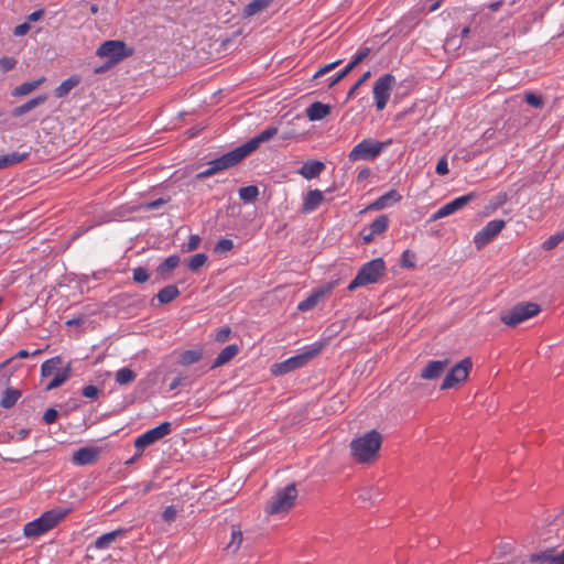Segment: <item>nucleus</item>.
Returning <instances> with one entry per match:
<instances>
[{
    "label": "nucleus",
    "instance_id": "obj_1",
    "mask_svg": "<svg viewBox=\"0 0 564 564\" xmlns=\"http://www.w3.org/2000/svg\"><path fill=\"white\" fill-rule=\"evenodd\" d=\"M382 436L377 430H371L350 442V454L359 464H370L379 456Z\"/></svg>",
    "mask_w": 564,
    "mask_h": 564
},
{
    "label": "nucleus",
    "instance_id": "obj_2",
    "mask_svg": "<svg viewBox=\"0 0 564 564\" xmlns=\"http://www.w3.org/2000/svg\"><path fill=\"white\" fill-rule=\"evenodd\" d=\"M70 508L56 507L43 512L37 519L24 525L23 533L26 538H37L55 528L69 513Z\"/></svg>",
    "mask_w": 564,
    "mask_h": 564
},
{
    "label": "nucleus",
    "instance_id": "obj_3",
    "mask_svg": "<svg viewBox=\"0 0 564 564\" xmlns=\"http://www.w3.org/2000/svg\"><path fill=\"white\" fill-rule=\"evenodd\" d=\"M387 265L382 258L372 259L358 270L356 276L349 283L347 290L355 291L360 286H366L369 284H375L380 281L382 276L386 275Z\"/></svg>",
    "mask_w": 564,
    "mask_h": 564
},
{
    "label": "nucleus",
    "instance_id": "obj_4",
    "mask_svg": "<svg viewBox=\"0 0 564 564\" xmlns=\"http://www.w3.org/2000/svg\"><path fill=\"white\" fill-rule=\"evenodd\" d=\"M324 346L325 344L322 341L313 343L302 354L290 357L282 362L273 364L271 372L275 376H282L300 369L315 358L323 350Z\"/></svg>",
    "mask_w": 564,
    "mask_h": 564
},
{
    "label": "nucleus",
    "instance_id": "obj_5",
    "mask_svg": "<svg viewBox=\"0 0 564 564\" xmlns=\"http://www.w3.org/2000/svg\"><path fill=\"white\" fill-rule=\"evenodd\" d=\"M296 498L297 489L294 482L279 488L267 502L265 512L269 514L286 512L294 506Z\"/></svg>",
    "mask_w": 564,
    "mask_h": 564
},
{
    "label": "nucleus",
    "instance_id": "obj_6",
    "mask_svg": "<svg viewBox=\"0 0 564 564\" xmlns=\"http://www.w3.org/2000/svg\"><path fill=\"white\" fill-rule=\"evenodd\" d=\"M392 143V140L381 142L371 138L364 139L349 152L348 158L351 162L372 161L377 159L381 152Z\"/></svg>",
    "mask_w": 564,
    "mask_h": 564
},
{
    "label": "nucleus",
    "instance_id": "obj_7",
    "mask_svg": "<svg viewBox=\"0 0 564 564\" xmlns=\"http://www.w3.org/2000/svg\"><path fill=\"white\" fill-rule=\"evenodd\" d=\"M541 307L533 302H521L511 310L501 314V322L508 326L514 327L522 322L535 316Z\"/></svg>",
    "mask_w": 564,
    "mask_h": 564
},
{
    "label": "nucleus",
    "instance_id": "obj_8",
    "mask_svg": "<svg viewBox=\"0 0 564 564\" xmlns=\"http://www.w3.org/2000/svg\"><path fill=\"white\" fill-rule=\"evenodd\" d=\"M134 50L129 47L123 41L109 40L105 41L98 48L97 55L107 57L110 64H118L127 57L132 56Z\"/></svg>",
    "mask_w": 564,
    "mask_h": 564
},
{
    "label": "nucleus",
    "instance_id": "obj_9",
    "mask_svg": "<svg viewBox=\"0 0 564 564\" xmlns=\"http://www.w3.org/2000/svg\"><path fill=\"white\" fill-rule=\"evenodd\" d=\"M172 432L171 422H162L158 426L148 430L134 440V447L137 449V457H141L143 451L167 436Z\"/></svg>",
    "mask_w": 564,
    "mask_h": 564
},
{
    "label": "nucleus",
    "instance_id": "obj_10",
    "mask_svg": "<svg viewBox=\"0 0 564 564\" xmlns=\"http://www.w3.org/2000/svg\"><path fill=\"white\" fill-rule=\"evenodd\" d=\"M394 85L395 77L390 73L383 74L375 82L372 93L378 111L386 108Z\"/></svg>",
    "mask_w": 564,
    "mask_h": 564
},
{
    "label": "nucleus",
    "instance_id": "obj_11",
    "mask_svg": "<svg viewBox=\"0 0 564 564\" xmlns=\"http://www.w3.org/2000/svg\"><path fill=\"white\" fill-rule=\"evenodd\" d=\"M473 362L470 358H464L456 364L445 376L441 389L447 390L454 388L456 384L465 381L471 370Z\"/></svg>",
    "mask_w": 564,
    "mask_h": 564
},
{
    "label": "nucleus",
    "instance_id": "obj_12",
    "mask_svg": "<svg viewBox=\"0 0 564 564\" xmlns=\"http://www.w3.org/2000/svg\"><path fill=\"white\" fill-rule=\"evenodd\" d=\"M505 226L506 221L503 219L490 220L474 237V243L477 250L482 249L486 245L494 240V238H496L499 235V232L505 228Z\"/></svg>",
    "mask_w": 564,
    "mask_h": 564
},
{
    "label": "nucleus",
    "instance_id": "obj_13",
    "mask_svg": "<svg viewBox=\"0 0 564 564\" xmlns=\"http://www.w3.org/2000/svg\"><path fill=\"white\" fill-rule=\"evenodd\" d=\"M249 155L247 148L242 144L235 150L225 153L220 158L213 160L218 172L230 169L239 164L243 159Z\"/></svg>",
    "mask_w": 564,
    "mask_h": 564
},
{
    "label": "nucleus",
    "instance_id": "obj_14",
    "mask_svg": "<svg viewBox=\"0 0 564 564\" xmlns=\"http://www.w3.org/2000/svg\"><path fill=\"white\" fill-rule=\"evenodd\" d=\"M477 197V194L475 192H470L466 195H463L460 197H457L449 203L443 205L433 216L432 220H437L443 217L449 216L457 210L464 208L467 204H469L471 200H474Z\"/></svg>",
    "mask_w": 564,
    "mask_h": 564
},
{
    "label": "nucleus",
    "instance_id": "obj_15",
    "mask_svg": "<svg viewBox=\"0 0 564 564\" xmlns=\"http://www.w3.org/2000/svg\"><path fill=\"white\" fill-rule=\"evenodd\" d=\"M100 456V448L93 446L80 447L74 452L72 462L77 466L94 465Z\"/></svg>",
    "mask_w": 564,
    "mask_h": 564
},
{
    "label": "nucleus",
    "instance_id": "obj_16",
    "mask_svg": "<svg viewBox=\"0 0 564 564\" xmlns=\"http://www.w3.org/2000/svg\"><path fill=\"white\" fill-rule=\"evenodd\" d=\"M17 369V367H13L9 375L3 373L2 377L4 378V384L7 386L6 390L2 393L0 405L3 409H11L15 405L18 400L21 398L22 392L19 389H15L10 386V377L13 373V371Z\"/></svg>",
    "mask_w": 564,
    "mask_h": 564
},
{
    "label": "nucleus",
    "instance_id": "obj_17",
    "mask_svg": "<svg viewBox=\"0 0 564 564\" xmlns=\"http://www.w3.org/2000/svg\"><path fill=\"white\" fill-rule=\"evenodd\" d=\"M449 365V359L430 360L422 369L420 377L424 380H435L440 378Z\"/></svg>",
    "mask_w": 564,
    "mask_h": 564
},
{
    "label": "nucleus",
    "instance_id": "obj_18",
    "mask_svg": "<svg viewBox=\"0 0 564 564\" xmlns=\"http://www.w3.org/2000/svg\"><path fill=\"white\" fill-rule=\"evenodd\" d=\"M529 561L536 564H564V550L556 553L554 549H547L540 553H533L529 556Z\"/></svg>",
    "mask_w": 564,
    "mask_h": 564
},
{
    "label": "nucleus",
    "instance_id": "obj_19",
    "mask_svg": "<svg viewBox=\"0 0 564 564\" xmlns=\"http://www.w3.org/2000/svg\"><path fill=\"white\" fill-rule=\"evenodd\" d=\"M402 196L399 194L395 189H390L386 194L378 197L375 202L369 204L364 210L360 213H366L368 210H381L383 208H387L391 206L392 204L401 200Z\"/></svg>",
    "mask_w": 564,
    "mask_h": 564
},
{
    "label": "nucleus",
    "instance_id": "obj_20",
    "mask_svg": "<svg viewBox=\"0 0 564 564\" xmlns=\"http://www.w3.org/2000/svg\"><path fill=\"white\" fill-rule=\"evenodd\" d=\"M181 262V258L177 254H172L167 257L162 263H160L156 268L158 276L153 281V283L166 281L170 279V273L178 267Z\"/></svg>",
    "mask_w": 564,
    "mask_h": 564
},
{
    "label": "nucleus",
    "instance_id": "obj_21",
    "mask_svg": "<svg viewBox=\"0 0 564 564\" xmlns=\"http://www.w3.org/2000/svg\"><path fill=\"white\" fill-rule=\"evenodd\" d=\"M129 530L126 528H119L115 531L105 533L97 538L95 542L88 549L105 550L108 549L118 538L123 536Z\"/></svg>",
    "mask_w": 564,
    "mask_h": 564
},
{
    "label": "nucleus",
    "instance_id": "obj_22",
    "mask_svg": "<svg viewBox=\"0 0 564 564\" xmlns=\"http://www.w3.org/2000/svg\"><path fill=\"white\" fill-rule=\"evenodd\" d=\"M278 133L276 127H268L263 131H261L258 135L250 139L248 142H246L243 145L247 148V151L249 154H251L253 151H256L261 143L270 141L275 134Z\"/></svg>",
    "mask_w": 564,
    "mask_h": 564
},
{
    "label": "nucleus",
    "instance_id": "obj_23",
    "mask_svg": "<svg viewBox=\"0 0 564 564\" xmlns=\"http://www.w3.org/2000/svg\"><path fill=\"white\" fill-rule=\"evenodd\" d=\"M325 164L318 160H307L301 166L299 173L306 180L317 177L324 170Z\"/></svg>",
    "mask_w": 564,
    "mask_h": 564
},
{
    "label": "nucleus",
    "instance_id": "obj_24",
    "mask_svg": "<svg viewBox=\"0 0 564 564\" xmlns=\"http://www.w3.org/2000/svg\"><path fill=\"white\" fill-rule=\"evenodd\" d=\"M330 111V105L315 101L306 108V116L311 121H318L328 116Z\"/></svg>",
    "mask_w": 564,
    "mask_h": 564
},
{
    "label": "nucleus",
    "instance_id": "obj_25",
    "mask_svg": "<svg viewBox=\"0 0 564 564\" xmlns=\"http://www.w3.org/2000/svg\"><path fill=\"white\" fill-rule=\"evenodd\" d=\"M47 98H48L47 94H41V95L32 98V99L28 100L26 102H24L23 105L13 108L12 116L15 118L21 117V116L30 112L34 108L43 105L47 100Z\"/></svg>",
    "mask_w": 564,
    "mask_h": 564
},
{
    "label": "nucleus",
    "instance_id": "obj_26",
    "mask_svg": "<svg viewBox=\"0 0 564 564\" xmlns=\"http://www.w3.org/2000/svg\"><path fill=\"white\" fill-rule=\"evenodd\" d=\"M239 352V346L236 344L226 346L213 361L210 369H216L229 362Z\"/></svg>",
    "mask_w": 564,
    "mask_h": 564
},
{
    "label": "nucleus",
    "instance_id": "obj_27",
    "mask_svg": "<svg viewBox=\"0 0 564 564\" xmlns=\"http://www.w3.org/2000/svg\"><path fill=\"white\" fill-rule=\"evenodd\" d=\"M80 83L82 76L78 74H74L64 82H62L61 85L54 89V96L56 98H64L70 93L72 89L77 87Z\"/></svg>",
    "mask_w": 564,
    "mask_h": 564
},
{
    "label": "nucleus",
    "instance_id": "obj_28",
    "mask_svg": "<svg viewBox=\"0 0 564 564\" xmlns=\"http://www.w3.org/2000/svg\"><path fill=\"white\" fill-rule=\"evenodd\" d=\"M324 200V195L319 189H312L310 191L303 203L302 210L304 213H311L314 212L321 203Z\"/></svg>",
    "mask_w": 564,
    "mask_h": 564
},
{
    "label": "nucleus",
    "instance_id": "obj_29",
    "mask_svg": "<svg viewBox=\"0 0 564 564\" xmlns=\"http://www.w3.org/2000/svg\"><path fill=\"white\" fill-rule=\"evenodd\" d=\"M204 356L202 348L188 349L178 354L177 364L181 366H191L198 362Z\"/></svg>",
    "mask_w": 564,
    "mask_h": 564
},
{
    "label": "nucleus",
    "instance_id": "obj_30",
    "mask_svg": "<svg viewBox=\"0 0 564 564\" xmlns=\"http://www.w3.org/2000/svg\"><path fill=\"white\" fill-rule=\"evenodd\" d=\"M180 294L181 292L175 284H169L159 291L155 297L152 299V302L156 299L160 304H169L178 297Z\"/></svg>",
    "mask_w": 564,
    "mask_h": 564
},
{
    "label": "nucleus",
    "instance_id": "obj_31",
    "mask_svg": "<svg viewBox=\"0 0 564 564\" xmlns=\"http://www.w3.org/2000/svg\"><path fill=\"white\" fill-rule=\"evenodd\" d=\"M45 80H46V78L44 76H42V77H40L37 79H34L32 82L23 83V84L17 86L11 91V96L12 97L26 96V95L31 94L32 91H34L35 89H37Z\"/></svg>",
    "mask_w": 564,
    "mask_h": 564
},
{
    "label": "nucleus",
    "instance_id": "obj_32",
    "mask_svg": "<svg viewBox=\"0 0 564 564\" xmlns=\"http://www.w3.org/2000/svg\"><path fill=\"white\" fill-rule=\"evenodd\" d=\"M358 499L361 501H368L370 505H376L382 499L381 489L376 487H364L358 490Z\"/></svg>",
    "mask_w": 564,
    "mask_h": 564
},
{
    "label": "nucleus",
    "instance_id": "obj_33",
    "mask_svg": "<svg viewBox=\"0 0 564 564\" xmlns=\"http://www.w3.org/2000/svg\"><path fill=\"white\" fill-rule=\"evenodd\" d=\"M29 152H11L8 154L0 155V170L23 162L29 158Z\"/></svg>",
    "mask_w": 564,
    "mask_h": 564
},
{
    "label": "nucleus",
    "instance_id": "obj_34",
    "mask_svg": "<svg viewBox=\"0 0 564 564\" xmlns=\"http://www.w3.org/2000/svg\"><path fill=\"white\" fill-rule=\"evenodd\" d=\"M70 377H72V367H70V364H68L62 371H57L55 373L54 378L48 382L45 390L51 391L53 389L61 387Z\"/></svg>",
    "mask_w": 564,
    "mask_h": 564
},
{
    "label": "nucleus",
    "instance_id": "obj_35",
    "mask_svg": "<svg viewBox=\"0 0 564 564\" xmlns=\"http://www.w3.org/2000/svg\"><path fill=\"white\" fill-rule=\"evenodd\" d=\"M271 2L272 0H252L245 7L242 14L245 18L252 17L267 9Z\"/></svg>",
    "mask_w": 564,
    "mask_h": 564
},
{
    "label": "nucleus",
    "instance_id": "obj_36",
    "mask_svg": "<svg viewBox=\"0 0 564 564\" xmlns=\"http://www.w3.org/2000/svg\"><path fill=\"white\" fill-rule=\"evenodd\" d=\"M323 295H324V292L322 290L314 291L305 300H303L299 303L297 310L301 312H307V311L314 308Z\"/></svg>",
    "mask_w": 564,
    "mask_h": 564
},
{
    "label": "nucleus",
    "instance_id": "obj_37",
    "mask_svg": "<svg viewBox=\"0 0 564 564\" xmlns=\"http://www.w3.org/2000/svg\"><path fill=\"white\" fill-rule=\"evenodd\" d=\"M389 226V217L387 215L378 216L369 226V230L376 236L383 234Z\"/></svg>",
    "mask_w": 564,
    "mask_h": 564
},
{
    "label": "nucleus",
    "instance_id": "obj_38",
    "mask_svg": "<svg viewBox=\"0 0 564 564\" xmlns=\"http://www.w3.org/2000/svg\"><path fill=\"white\" fill-rule=\"evenodd\" d=\"M137 378V373L130 368H121L116 372V382L120 386H126L133 382Z\"/></svg>",
    "mask_w": 564,
    "mask_h": 564
},
{
    "label": "nucleus",
    "instance_id": "obj_39",
    "mask_svg": "<svg viewBox=\"0 0 564 564\" xmlns=\"http://www.w3.org/2000/svg\"><path fill=\"white\" fill-rule=\"evenodd\" d=\"M62 365V357L56 356L45 360L41 366L42 377H50Z\"/></svg>",
    "mask_w": 564,
    "mask_h": 564
},
{
    "label": "nucleus",
    "instance_id": "obj_40",
    "mask_svg": "<svg viewBox=\"0 0 564 564\" xmlns=\"http://www.w3.org/2000/svg\"><path fill=\"white\" fill-rule=\"evenodd\" d=\"M259 196V188L256 185H248L239 188V197L245 203H252Z\"/></svg>",
    "mask_w": 564,
    "mask_h": 564
},
{
    "label": "nucleus",
    "instance_id": "obj_41",
    "mask_svg": "<svg viewBox=\"0 0 564 564\" xmlns=\"http://www.w3.org/2000/svg\"><path fill=\"white\" fill-rule=\"evenodd\" d=\"M208 257L205 253H196L186 262V267L192 272H197L206 264Z\"/></svg>",
    "mask_w": 564,
    "mask_h": 564
},
{
    "label": "nucleus",
    "instance_id": "obj_42",
    "mask_svg": "<svg viewBox=\"0 0 564 564\" xmlns=\"http://www.w3.org/2000/svg\"><path fill=\"white\" fill-rule=\"evenodd\" d=\"M524 101L534 108H542L545 104L542 95L535 94L533 91H525L523 94Z\"/></svg>",
    "mask_w": 564,
    "mask_h": 564
},
{
    "label": "nucleus",
    "instance_id": "obj_43",
    "mask_svg": "<svg viewBox=\"0 0 564 564\" xmlns=\"http://www.w3.org/2000/svg\"><path fill=\"white\" fill-rule=\"evenodd\" d=\"M564 240V231L556 232L555 235L550 236L543 243L542 248L546 251L554 249L557 247L560 242Z\"/></svg>",
    "mask_w": 564,
    "mask_h": 564
},
{
    "label": "nucleus",
    "instance_id": "obj_44",
    "mask_svg": "<svg viewBox=\"0 0 564 564\" xmlns=\"http://www.w3.org/2000/svg\"><path fill=\"white\" fill-rule=\"evenodd\" d=\"M234 241L231 239L223 238L214 247V252L217 254H225L234 249Z\"/></svg>",
    "mask_w": 564,
    "mask_h": 564
},
{
    "label": "nucleus",
    "instance_id": "obj_45",
    "mask_svg": "<svg viewBox=\"0 0 564 564\" xmlns=\"http://www.w3.org/2000/svg\"><path fill=\"white\" fill-rule=\"evenodd\" d=\"M150 274L148 272V269L144 267H137L132 270V280L135 283H145L149 281Z\"/></svg>",
    "mask_w": 564,
    "mask_h": 564
},
{
    "label": "nucleus",
    "instance_id": "obj_46",
    "mask_svg": "<svg viewBox=\"0 0 564 564\" xmlns=\"http://www.w3.org/2000/svg\"><path fill=\"white\" fill-rule=\"evenodd\" d=\"M242 540H243L242 532L240 530L232 529L231 541L227 545V549L232 550V553H236L239 550V547L242 543Z\"/></svg>",
    "mask_w": 564,
    "mask_h": 564
},
{
    "label": "nucleus",
    "instance_id": "obj_47",
    "mask_svg": "<svg viewBox=\"0 0 564 564\" xmlns=\"http://www.w3.org/2000/svg\"><path fill=\"white\" fill-rule=\"evenodd\" d=\"M415 259H416V256L414 252H412L410 250H405V251H403V253L401 256L400 264L402 268L413 269V268H415Z\"/></svg>",
    "mask_w": 564,
    "mask_h": 564
},
{
    "label": "nucleus",
    "instance_id": "obj_48",
    "mask_svg": "<svg viewBox=\"0 0 564 564\" xmlns=\"http://www.w3.org/2000/svg\"><path fill=\"white\" fill-rule=\"evenodd\" d=\"M341 62H343L341 59H337L335 62L324 65L313 75L312 80L318 79L319 77H322V76L326 75L327 73H329L330 70L335 69L337 66H339L341 64Z\"/></svg>",
    "mask_w": 564,
    "mask_h": 564
},
{
    "label": "nucleus",
    "instance_id": "obj_49",
    "mask_svg": "<svg viewBox=\"0 0 564 564\" xmlns=\"http://www.w3.org/2000/svg\"><path fill=\"white\" fill-rule=\"evenodd\" d=\"M192 381L189 380V377L186 376V375H183V373H180L178 376H176L172 382L170 383V391L172 390H175L180 387H184V386H187V384H191Z\"/></svg>",
    "mask_w": 564,
    "mask_h": 564
},
{
    "label": "nucleus",
    "instance_id": "obj_50",
    "mask_svg": "<svg viewBox=\"0 0 564 564\" xmlns=\"http://www.w3.org/2000/svg\"><path fill=\"white\" fill-rule=\"evenodd\" d=\"M171 199L170 196L167 197H160L155 200H152V202H149V203H144L141 205V208L143 210H153V209H158L160 208L161 206L165 205L166 203H169Z\"/></svg>",
    "mask_w": 564,
    "mask_h": 564
},
{
    "label": "nucleus",
    "instance_id": "obj_51",
    "mask_svg": "<svg viewBox=\"0 0 564 564\" xmlns=\"http://www.w3.org/2000/svg\"><path fill=\"white\" fill-rule=\"evenodd\" d=\"M371 76L370 70L364 73L361 77L351 86V88L347 93V99H350L354 97L356 90L362 86Z\"/></svg>",
    "mask_w": 564,
    "mask_h": 564
},
{
    "label": "nucleus",
    "instance_id": "obj_52",
    "mask_svg": "<svg viewBox=\"0 0 564 564\" xmlns=\"http://www.w3.org/2000/svg\"><path fill=\"white\" fill-rule=\"evenodd\" d=\"M17 59L10 56H3L0 58V70L2 73H8L17 66Z\"/></svg>",
    "mask_w": 564,
    "mask_h": 564
},
{
    "label": "nucleus",
    "instance_id": "obj_53",
    "mask_svg": "<svg viewBox=\"0 0 564 564\" xmlns=\"http://www.w3.org/2000/svg\"><path fill=\"white\" fill-rule=\"evenodd\" d=\"M349 74V72L347 70L346 67H344L341 70H339L338 73H336L335 75H333L332 77L327 78L326 82H327V87L328 88H332L334 87L336 84H338L341 79H344L347 75Z\"/></svg>",
    "mask_w": 564,
    "mask_h": 564
},
{
    "label": "nucleus",
    "instance_id": "obj_54",
    "mask_svg": "<svg viewBox=\"0 0 564 564\" xmlns=\"http://www.w3.org/2000/svg\"><path fill=\"white\" fill-rule=\"evenodd\" d=\"M508 200V196L506 193H499L495 196V198L490 202V205L487 207L490 210H496L501 207Z\"/></svg>",
    "mask_w": 564,
    "mask_h": 564
},
{
    "label": "nucleus",
    "instance_id": "obj_55",
    "mask_svg": "<svg viewBox=\"0 0 564 564\" xmlns=\"http://www.w3.org/2000/svg\"><path fill=\"white\" fill-rule=\"evenodd\" d=\"M30 356V352L25 349L19 350L13 357L4 360L0 364V375L4 371V369L12 362L15 358H28Z\"/></svg>",
    "mask_w": 564,
    "mask_h": 564
},
{
    "label": "nucleus",
    "instance_id": "obj_56",
    "mask_svg": "<svg viewBox=\"0 0 564 564\" xmlns=\"http://www.w3.org/2000/svg\"><path fill=\"white\" fill-rule=\"evenodd\" d=\"M200 241L202 239L198 235H191L187 243L184 246V251L191 252L196 250L199 247Z\"/></svg>",
    "mask_w": 564,
    "mask_h": 564
},
{
    "label": "nucleus",
    "instance_id": "obj_57",
    "mask_svg": "<svg viewBox=\"0 0 564 564\" xmlns=\"http://www.w3.org/2000/svg\"><path fill=\"white\" fill-rule=\"evenodd\" d=\"M100 393V389L94 384H88L83 388L82 394L88 399H97Z\"/></svg>",
    "mask_w": 564,
    "mask_h": 564
},
{
    "label": "nucleus",
    "instance_id": "obj_58",
    "mask_svg": "<svg viewBox=\"0 0 564 564\" xmlns=\"http://www.w3.org/2000/svg\"><path fill=\"white\" fill-rule=\"evenodd\" d=\"M176 516H177V509L174 506H167L162 513V519L165 522L171 523V522L175 521Z\"/></svg>",
    "mask_w": 564,
    "mask_h": 564
},
{
    "label": "nucleus",
    "instance_id": "obj_59",
    "mask_svg": "<svg viewBox=\"0 0 564 564\" xmlns=\"http://www.w3.org/2000/svg\"><path fill=\"white\" fill-rule=\"evenodd\" d=\"M218 173V170L217 167L215 166V164L213 163V161L209 163V167L206 169L205 171H202L199 173H197L195 175V180H203V178H207V177H210L215 174Z\"/></svg>",
    "mask_w": 564,
    "mask_h": 564
},
{
    "label": "nucleus",
    "instance_id": "obj_60",
    "mask_svg": "<svg viewBox=\"0 0 564 564\" xmlns=\"http://www.w3.org/2000/svg\"><path fill=\"white\" fill-rule=\"evenodd\" d=\"M58 417V411L54 408H48L43 415V421L45 424L54 423Z\"/></svg>",
    "mask_w": 564,
    "mask_h": 564
},
{
    "label": "nucleus",
    "instance_id": "obj_61",
    "mask_svg": "<svg viewBox=\"0 0 564 564\" xmlns=\"http://www.w3.org/2000/svg\"><path fill=\"white\" fill-rule=\"evenodd\" d=\"M435 172L438 175H445L448 173V163L446 156H442L435 167Z\"/></svg>",
    "mask_w": 564,
    "mask_h": 564
},
{
    "label": "nucleus",
    "instance_id": "obj_62",
    "mask_svg": "<svg viewBox=\"0 0 564 564\" xmlns=\"http://www.w3.org/2000/svg\"><path fill=\"white\" fill-rule=\"evenodd\" d=\"M230 334L231 329L229 327H223L216 333L215 339L219 343H225Z\"/></svg>",
    "mask_w": 564,
    "mask_h": 564
},
{
    "label": "nucleus",
    "instance_id": "obj_63",
    "mask_svg": "<svg viewBox=\"0 0 564 564\" xmlns=\"http://www.w3.org/2000/svg\"><path fill=\"white\" fill-rule=\"evenodd\" d=\"M31 26L30 23L26 21L24 23H21L14 28L13 34L15 36H23L30 31Z\"/></svg>",
    "mask_w": 564,
    "mask_h": 564
},
{
    "label": "nucleus",
    "instance_id": "obj_64",
    "mask_svg": "<svg viewBox=\"0 0 564 564\" xmlns=\"http://www.w3.org/2000/svg\"><path fill=\"white\" fill-rule=\"evenodd\" d=\"M360 236L362 238V241L364 243L368 245L370 242L373 241L375 239V235L369 230L368 227H365L361 231H360Z\"/></svg>",
    "mask_w": 564,
    "mask_h": 564
}]
</instances>
